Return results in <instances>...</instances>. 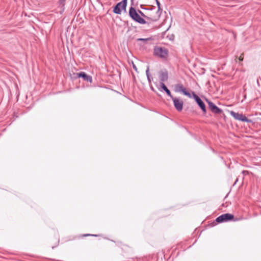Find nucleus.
<instances>
[{
    "instance_id": "nucleus-1",
    "label": "nucleus",
    "mask_w": 261,
    "mask_h": 261,
    "mask_svg": "<svg viewBox=\"0 0 261 261\" xmlns=\"http://www.w3.org/2000/svg\"><path fill=\"white\" fill-rule=\"evenodd\" d=\"M133 6L134 5H132V6L129 8L128 15L129 17L133 21L140 24H145V23H147V21H146L145 19L139 15V9L136 10Z\"/></svg>"
},
{
    "instance_id": "nucleus-2",
    "label": "nucleus",
    "mask_w": 261,
    "mask_h": 261,
    "mask_svg": "<svg viewBox=\"0 0 261 261\" xmlns=\"http://www.w3.org/2000/svg\"><path fill=\"white\" fill-rule=\"evenodd\" d=\"M153 54L161 58H166L168 55V50L164 47L155 46Z\"/></svg>"
},
{
    "instance_id": "nucleus-3",
    "label": "nucleus",
    "mask_w": 261,
    "mask_h": 261,
    "mask_svg": "<svg viewBox=\"0 0 261 261\" xmlns=\"http://www.w3.org/2000/svg\"><path fill=\"white\" fill-rule=\"evenodd\" d=\"M127 4V0H122L118 3L114 7L113 12L116 14H121L122 10L126 11Z\"/></svg>"
},
{
    "instance_id": "nucleus-4",
    "label": "nucleus",
    "mask_w": 261,
    "mask_h": 261,
    "mask_svg": "<svg viewBox=\"0 0 261 261\" xmlns=\"http://www.w3.org/2000/svg\"><path fill=\"white\" fill-rule=\"evenodd\" d=\"M192 98H194L195 102L197 103L198 106L199 107V108L202 110L203 114H205L206 112V109L205 105L204 103V102L202 100V99L197 95L196 93L192 91Z\"/></svg>"
},
{
    "instance_id": "nucleus-5",
    "label": "nucleus",
    "mask_w": 261,
    "mask_h": 261,
    "mask_svg": "<svg viewBox=\"0 0 261 261\" xmlns=\"http://www.w3.org/2000/svg\"><path fill=\"white\" fill-rule=\"evenodd\" d=\"M234 219V216L232 214L226 213L222 214L220 216L218 217L216 219V221L218 223H221L223 222H228L233 220Z\"/></svg>"
},
{
    "instance_id": "nucleus-6",
    "label": "nucleus",
    "mask_w": 261,
    "mask_h": 261,
    "mask_svg": "<svg viewBox=\"0 0 261 261\" xmlns=\"http://www.w3.org/2000/svg\"><path fill=\"white\" fill-rule=\"evenodd\" d=\"M230 115L236 120H238L242 122L252 123V120L248 119L242 113L231 111Z\"/></svg>"
},
{
    "instance_id": "nucleus-7",
    "label": "nucleus",
    "mask_w": 261,
    "mask_h": 261,
    "mask_svg": "<svg viewBox=\"0 0 261 261\" xmlns=\"http://www.w3.org/2000/svg\"><path fill=\"white\" fill-rule=\"evenodd\" d=\"M174 91L175 92H181L184 95L188 96L189 98H192V92L188 91L184 86L181 84H177L174 86Z\"/></svg>"
},
{
    "instance_id": "nucleus-8",
    "label": "nucleus",
    "mask_w": 261,
    "mask_h": 261,
    "mask_svg": "<svg viewBox=\"0 0 261 261\" xmlns=\"http://www.w3.org/2000/svg\"><path fill=\"white\" fill-rule=\"evenodd\" d=\"M173 101L174 107L178 112H181L183 109L184 101L179 97H173L171 99Z\"/></svg>"
},
{
    "instance_id": "nucleus-9",
    "label": "nucleus",
    "mask_w": 261,
    "mask_h": 261,
    "mask_svg": "<svg viewBox=\"0 0 261 261\" xmlns=\"http://www.w3.org/2000/svg\"><path fill=\"white\" fill-rule=\"evenodd\" d=\"M206 101L208 103V108L213 113L216 114H219L223 112L222 110L218 107L214 102L207 99H206Z\"/></svg>"
},
{
    "instance_id": "nucleus-10",
    "label": "nucleus",
    "mask_w": 261,
    "mask_h": 261,
    "mask_svg": "<svg viewBox=\"0 0 261 261\" xmlns=\"http://www.w3.org/2000/svg\"><path fill=\"white\" fill-rule=\"evenodd\" d=\"M77 76L79 78H82L84 81L90 82V83L92 82V77L88 75L85 72L81 71L77 73Z\"/></svg>"
},
{
    "instance_id": "nucleus-11",
    "label": "nucleus",
    "mask_w": 261,
    "mask_h": 261,
    "mask_svg": "<svg viewBox=\"0 0 261 261\" xmlns=\"http://www.w3.org/2000/svg\"><path fill=\"white\" fill-rule=\"evenodd\" d=\"M160 82H165L168 80V73L167 71L165 70V71H160Z\"/></svg>"
},
{
    "instance_id": "nucleus-12",
    "label": "nucleus",
    "mask_w": 261,
    "mask_h": 261,
    "mask_svg": "<svg viewBox=\"0 0 261 261\" xmlns=\"http://www.w3.org/2000/svg\"><path fill=\"white\" fill-rule=\"evenodd\" d=\"M139 15H140V16L141 17H142L143 18H144V19H146L148 20H150V21H153V22H155L158 20V18H151V17L146 16V15H145V14L143 12H142L140 10H139Z\"/></svg>"
},
{
    "instance_id": "nucleus-13",
    "label": "nucleus",
    "mask_w": 261,
    "mask_h": 261,
    "mask_svg": "<svg viewBox=\"0 0 261 261\" xmlns=\"http://www.w3.org/2000/svg\"><path fill=\"white\" fill-rule=\"evenodd\" d=\"M157 7H158V10L156 11V14H158V17L156 18H158V19L160 18L162 13V9L161 7V4L160 2L158 0H155Z\"/></svg>"
},
{
    "instance_id": "nucleus-14",
    "label": "nucleus",
    "mask_w": 261,
    "mask_h": 261,
    "mask_svg": "<svg viewBox=\"0 0 261 261\" xmlns=\"http://www.w3.org/2000/svg\"><path fill=\"white\" fill-rule=\"evenodd\" d=\"M65 1L66 0L59 1V8L61 9V13H62L65 10Z\"/></svg>"
},
{
    "instance_id": "nucleus-15",
    "label": "nucleus",
    "mask_w": 261,
    "mask_h": 261,
    "mask_svg": "<svg viewBox=\"0 0 261 261\" xmlns=\"http://www.w3.org/2000/svg\"><path fill=\"white\" fill-rule=\"evenodd\" d=\"M160 84L161 87L158 88V89L160 91H165V90L168 89V88L167 87V86L165 85V84L164 83L160 82Z\"/></svg>"
},
{
    "instance_id": "nucleus-16",
    "label": "nucleus",
    "mask_w": 261,
    "mask_h": 261,
    "mask_svg": "<svg viewBox=\"0 0 261 261\" xmlns=\"http://www.w3.org/2000/svg\"><path fill=\"white\" fill-rule=\"evenodd\" d=\"M152 39L151 37L147 38H139L137 39L138 41H142L143 42H146L147 41L151 40Z\"/></svg>"
},
{
    "instance_id": "nucleus-17",
    "label": "nucleus",
    "mask_w": 261,
    "mask_h": 261,
    "mask_svg": "<svg viewBox=\"0 0 261 261\" xmlns=\"http://www.w3.org/2000/svg\"><path fill=\"white\" fill-rule=\"evenodd\" d=\"M165 92H166L167 95L171 98V99L174 97V96L171 94V93L170 91L168 89V88L165 90Z\"/></svg>"
},
{
    "instance_id": "nucleus-18",
    "label": "nucleus",
    "mask_w": 261,
    "mask_h": 261,
    "mask_svg": "<svg viewBox=\"0 0 261 261\" xmlns=\"http://www.w3.org/2000/svg\"><path fill=\"white\" fill-rule=\"evenodd\" d=\"M141 8L143 10H148V11H152V10H153V7H152L151 8H144V7H143V6L142 5L141 6Z\"/></svg>"
},
{
    "instance_id": "nucleus-19",
    "label": "nucleus",
    "mask_w": 261,
    "mask_h": 261,
    "mask_svg": "<svg viewBox=\"0 0 261 261\" xmlns=\"http://www.w3.org/2000/svg\"><path fill=\"white\" fill-rule=\"evenodd\" d=\"M147 79L148 82V83H149V84H150V83L152 82V81L153 80V78H152V77L151 75L147 76Z\"/></svg>"
},
{
    "instance_id": "nucleus-20",
    "label": "nucleus",
    "mask_w": 261,
    "mask_h": 261,
    "mask_svg": "<svg viewBox=\"0 0 261 261\" xmlns=\"http://www.w3.org/2000/svg\"><path fill=\"white\" fill-rule=\"evenodd\" d=\"M146 76L151 75L150 72H149V67L148 66L146 70Z\"/></svg>"
},
{
    "instance_id": "nucleus-21",
    "label": "nucleus",
    "mask_w": 261,
    "mask_h": 261,
    "mask_svg": "<svg viewBox=\"0 0 261 261\" xmlns=\"http://www.w3.org/2000/svg\"><path fill=\"white\" fill-rule=\"evenodd\" d=\"M83 236L84 237H87V236L97 237L98 235H97V234H91L87 233V234H84L83 235Z\"/></svg>"
},
{
    "instance_id": "nucleus-22",
    "label": "nucleus",
    "mask_w": 261,
    "mask_h": 261,
    "mask_svg": "<svg viewBox=\"0 0 261 261\" xmlns=\"http://www.w3.org/2000/svg\"><path fill=\"white\" fill-rule=\"evenodd\" d=\"M133 68L135 70H137V67L135 66V64H133Z\"/></svg>"
},
{
    "instance_id": "nucleus-23",
    "label": "nucleus",
    "mask_w": 261,
    "mask_h": 261,
    "mask_svg": "<svg viewBox=\"0 0 261 261\" xmlns=\"http://www.w3.org/2000/svg\"><path fill=\"white\" fill-rule=\"evenodd\" d=\"M247 172H248V171H245V170H244V171H242V173L244 174H245Z\"/></svg>"
},
{
    "instance_id": "nucleus-24",
    "label": "nucleus",
    "mask_w": 261,
    "mask_h": 261,
    "mask_svg": "<svg viewBox=\"0 0 261 261\" xmlns=\"http://www.w3.org/2000/svg\"><path fill=\"white\" fill-rule=\"evenodd\" d=\"M150 89H151V90L152 91H155V90H154V89L153 88V87L152 86H151V87H150Z\"/></svg>"
},
{
    "instance_id": "nucleus-25",
    "label": "nucleus",
    "mask_w": 261,
    "mask_h": 261,
    "mask_svg": "<svg viewBox=\"0 0 261 261\" xmlns=\"http://www.w3.org/2000/svg\"><path fill=\"white\" fill-rule=\"evenodd\" d=\"M243 58L241 56H240L239 58V60L242 61H243Z\"/></svg>"
},
{
    "instance_id": "nucleus-26",
    "label": "nucleus",
    "mask_w": 261,
    "mask_h": 261,
    "mask_svg": "<svg viewBox=\"0 0 261 261\" xmlns=\"http://www.w3.org/2000/svg\"><path fill=\"white\" fill-rule=\"evenodd\" d=\"M131 4L132 5H134V0H131Z\"/></svg>"
},
{
    "instance_id": "nucleus-27",
    "label": "nucleus",
    "mask_w": 261,
    "mask_h": 261,
    "mask_svg": "<svg viewBox=\"0 0 261 261\" xmlns=\"http://www.w3.org/2000/svg\"><path fill=\"white\" fill-rule=\"evenodd\" d=\"M150 23L149 22L147 21V23L146 24H147L148 25H149V24H150Z\"/></svg>"
},
{
    "instance_id": "nucleus-28",
    "label": "nucleus",
    "mask_w": 261,
    "mask_h": 261,
    "mask_svg": "<svg viewBox=\"0 0 261 261\" xmlns=\"http://www.w3.org/2000/svg\"><path fill=\"white\" fill-rule=\"evenodd\" d=\"M237 181H238V179H237V180H236V181H235V182H234V184H236V182H237Z\"/></svg>"
}]
</instances>
